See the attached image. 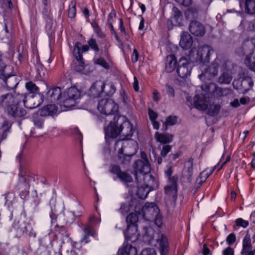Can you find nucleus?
I'll list each match as a JSON object with an SVG mask.
<instances>
[{"mask_svg": "<svg viewBox=\"0 0 255 255\" xmlns=\"http://www.w3.org/2000/svg\"><path fill=\"white\" fill-rule=\"evenodd\" d=\"M254 82L252 79L250 77H246L244 78L241 82V86L243 89V93H247L252 88Z\"/></svg>", "mask_w": 255, "mask_h": 255, "instance_id": "473e14b6", "label": "nucleus"}, {"mask_svg": "<svg viewBox=\"0 0 255 255\" xmlns=\"http://www.w3.org/2000/svg\"><path fill=\"white\" fill-rule=\"evenodd\" d=\"M89 221L93 224H97L100 223L101 219L96 218L94 216H91L90 217Z\"/></svg>", "mask_w": 255, "mask_h": 255, "instance_id": "052dcab7", "label": "nucleus"}, {"mask_svg": "<svg viewBox=\"0 0 255 255\" xmlns=\"http://www.w3.org/2000/svg\"><path fill=\"white\" fill-rule=\"evenodd\" d=\"M22 99L23 94L7 93L0 97V105L6 110L11 116L22 117L26 114V111L19 106Z\"/></svg>", "mask_w": 255, "mask_h": 255, "instance_id": "f257e3e1", "label": "nucleus"}, {"mask_svg": "<svg viewBox=\"0 0 255 255\" xmlns=\"http://www.w3.org/2000/svg\"><path fill=\"white\" fill-rule=\"evenodd\" d=\"M15 79V78L12 77L11 78H9V79L5 80V83L6 84V85L8 88L13 89V88H15V87L17 85V83H16L14 85H11L10 84V83H9L10 82L13 81V79Z\"/></svg>", "mask_w": 255, "mask_h": 255, "instance_id": "13d9d810", "label": "nucleus"}, {"mask_svg": "<svg viewBox=\"0 0 255 255\" xmlns=\"http://www.w3.org/2000/svg\"><path fill=\"white\" fill-rule=\"evenodd\" d=\"M177 178L175 176H171L169 177V181L170 185L169 186L177 187Z\"/></svg>", "mask_w": 255, "mask_h": 255, "instance_id": "603ef678", "label": "nucleus"}, {"mask_svg": "<svg viewBox=\"0 0 255 255\" xmlns=\"http://www.w3.org/2000/svg\"><path fill=\"white\" fill-rule=\"evenodd\" d=\"M93 61L95 64L100 65L106 69H108L110 68L108 63L102 57L94 58Z\"/></svg>", "mask_w": 255, "mask_h": 255, "instance_id": "79ce46f5", "label": "nucleus"}, {"mask_svg": "<svg viewBox=\"0 0 255 255\" xmlns=\"http://www.w3.org/2000/svg\"><path fill=\"white\" fill-rule=\"evenodd\" d=\"M90 48L96 52H98L100 49L95 39L91 38L88 42Z\"/></svg>", "mask_w": 255, "mask_h": 255, "instance_id": "c03bdc74", "label": "nucleus"}, {"mask_svg": "<svg viewBox=\"0 0 255 255\" xmlns=\"http://www.w3.org/2000/svg\"><path fill=\"white\" fill-rule=\"evenodd\" d=\"M118 148V157L120 159L125 156L134 155L138 150L137 143L132 140H119L115 143V149Z\"/></svg>", "mask_w": 255, "mask_h": 255, "instance_id": "20e7f679", "label": "nucleus"}, {"mask_svg": "<svg viewBox=\"0 0 255 255\" xmlns=\"http://www.w3.org/2000/svg\"><path fill=\"white\" fill-rule=\"evenodd\" d=\"M182 18L183 16L181 11L177 7H173L172 20L174 22V24L177 26L182 25Z\"/></svg>", "mask_w": 255, "mask_h": 255, "instance_id": "c85d7f7f", "label": "nucleus"}, {"mask_svg": "<svg viewBox=\"0 0 255 255\" xmlns=\"http://www.w3.org/2000/svg\"><path fill=\"white\" fill-rule=\"evenodd\" d=\"M160 99V93L156 90H154L153 92V100L155 102H158Z\"/></svg>", "mask_w": 255, "mask_h": 255, "instance_id": "6e6d98bb", "label": "nucleus"}, {"mask_svg": "<svg viewBox=\"0 0 255 255\" xmlns=\"http://www.w3.org/2000/svg\"><path fill=\"white\" fill-rule=\"evenodd\" d=\"M213 52L211 47L205 46L200 47L198 51V59L201 63H206L209 62L210 56Z\"/></svg>", "mask_w": 255, "mask_h": 255, "instance_id": "6ab92c4d", "label": "nucleus"}, {"mask_svg": "<svg viewBox=\"0 0 255 255\" xmlns=\"http://www.w3.org/2000/svg\"><path fill=\"white\" fill-rule=\"evenodd\" d=\"M178 2L181 3L185 6H190L192 2V0H176Z\"/></svg>", "mask_w": 255, "mask_h": 255, "instance_id": "4d7b16f0", "label": "nucleus"}, {"mask_svg": "<svg viewBox=\"0 0 255 255\" xmlns=\"http://www.w3.org/2000/svg\"><path fill=\"white\" fill-rule=\"evenodd\" d=\"M153 219H154L156 225L158 227H160L162 224V222L159 214L158 215V216L154 217Z\"/></svg>", "mask_w": 255, "mask_h": 255, "instance_id": "338daca9", "label": "nucleus"}, {"mask_svg": "<svg viewBox=\"0 0 255 255\" xmlns=\"http://www.w3.org/2000/svg\"><path fill=\"white\" fill-rule=\"evenodd\" d=\"M119 211L122 214L125 215L130 211L129 206L127 204L123 203L121 205Z\"/></svg>", "mask_w": 255, "mask_h": 255, "instance_id": "49530a36", "label": "nucleus"}, {"mask_svg": "<svg viewBox=\"0 0 255 255\" xmlns=\"http://www.w3.org/2000/svg\"><path fill=\"white\" fill-rule=\"evenodd\" d=\"M166 87L167 89V92L169 95H170L172 97L174 96V90L173 87L168 84H167L166 85Z\"/></svg>", "mask_w": 255, "mask_h": 255, "instance_id": "680f3d73", "label": "nucleus"}, {"mask_svg": "<svg viewBox=\"0 0 255 255\" xmlns=\"http://www.w3.org/2000/svg\"><path fill=\"white\" fill-rule=\"evenodd\" d=\"M203 87H204L205 89H206L208 92H210V88L214 87V94L218 97L223 96L225 94V91H226V89H222L220 87H217L215 85L213 84H211L209 85H205L204 86H202V88Z\"/></svg>", "mask_w": 255, "mask_h": 255, "instance_id": "7c9ffc66", "label": "nucleus"}, {"mask_svg": "<svg viewBox=\"0 0 255 255\" xmlns=\"http://www.w3.org/2000/svg\"><path fill=\"white\" fill-rule=\"evenodd\" d=\"M236 240V237L234 234H230L227 238V242L229 245L234 244Z\"/></svg>", "mask_w": 255, "mask_h": 255, "instance_id": "8fccbe9b", "label": "nucleus"}, {"mask_svg": "<svg viewBox=\"0 0 255 255\" xmlns=\"http://www.w3.org/2000/svg\"><path fill=\"white\" fill-rule=\"evenodd\" d=\"M133 79H134V81L133 83V87L134 90L136 92H137L139 90L138 82L137 79L136 77L134 76Z\"/></svg>", "mask_w": 255, "mask_h": 255, "instance_id": "e2e57ef3", "label": "nucleus"}, {"mask_svg": "<svg viewBox=\"0 0 255 255\" xmlns=\"http://www.w3.org/2000/svg\"><path fill=\"white\" fill-rule=\"evenodd\" d=\"M249 67L251 70L255 72V59H254V60L251 62Z\"/></svg>", "mask_w": 255, "mask_h": 255, "instance_id": "774afa93", "label": "nucleus"}, {"mask_svg": "<svg viewBox=\"0 0 255 255\" xmlns=\"http://www.w3.org/2000/svg\"><path fill=\"white\" fill-rule=\"evenodd\" d=\"M193 161L194 159L190 157L185 162L184 168L182 172V177L186 179V181L187 182H190L191 181L193 173Z\"/></svg>", "mask_w": 255, "mask_h": 255, "instance_id": "dca6fc26", "label": "nucleus"}, {"mask_svg": "<svg viewBox=\"0 0 255 255\" xmlns=\"http://www.w3.org/2000/svg\"><path fill=\"white\" fill-rule=\"evenodd\" d=\"M13 227L21 233H27L29 230L32 229L31 226L28 223L21 220L15 221L14 222Z\"/></svg>", "mask_w": 255, "mask_h": 255, "instance_id": "393cba45", "label": "nucleus"}, {"mask_svg": "<svg viewBox=\"0 0 255 255\" xmlns=\"http://www.w3.org/2000/svg\"><path fill=\"white\" fill-rule=\"evenodd\" d=\"M151 168L148 171H145L144 169L141 171H134L135 181L138 185L137 194L139 196L140 192L143 188H149L154 189L157 187L158 183L154 177L150 174Z\"/></svg>", "mask_w": 255, "mask_h": 255, "instance_id": "f03ea898", "label": "nucleus"}, {"mask_svg": "<svg viewBox=\"0 0 255 255\" xmlns=\"http://www.w3.org/2000/svg\"><path fill=\"white\" fill-rule=\"evenodd\" d=\"M235 222L236 226H241L244 228H246L249 225V222L242 218L237 219Z\"/></svg>", "mask_w": 255, "mask_h": 255, "instance_id": "a18cd8bd", "label": "nucleus"}, {"mask_svg": "<svg viewBox=\"0 0 255 255\" xmlns=\"http://www.w3.org/2000/svg\"><path fill=\"white\" fill-rule=\"evenodd\" d=\"M220 106L218 105H213L210 103L207 110V113L210 116H215L217 115L220 110Z\"/></svg>", "mask_w": 255, "mask_h": 255, "instance_id": "c9c22d12", "label": "nucleus"}, {"mask_svg": "<svg viewBox=\"0 0 255 255\" xmlns=\"http://www.w3.org/2000/svg\"><path fill=\"white\" fill-rule=\"evenodd\" d=\"M81 93L75 87L69 88L62 97V105L66 108H71L75 106V101L80 98Z\"/></svg>", "mask_w": 255, "mask_h": 255, "instance_id": "423d86ee", "label": "nucleus"}, {"mask_svg": "<svg viewBox=\"0 0 255 255\" xmlns=\"http://www.w3.org/2000/svg\"><path fill=\"white\" fill-rule=\"evenodd\" d=\"M245 10L249 14L255 13V0H246L245 2Z\"/></svg>", "mask_w": 255, "mask_h": 255, "instance_id": "e433bc0d", "label": "nucleus"}, {"mask_svg": "<svg viewBox=\"0 0 255 255\" xmlns=\"http://www.w3.org/2000/svg\"><path fill=\"white\" fill-rule=\"evenodd\" d=\"M138 53L136 49H133V53L131 56V60L132 62L135 63L138 61Z\"/></svg>", "mask_w": 255, "mask_h": 255, "instance_id": "5fc2aeb1", "label": "nucleus"}, {"mask_svg": "<svg viewBox=\"0 0 255 255\" xmlns=\"http://www.w3.org/2000/svg\"><path fill=\"white\" fill-rule=\"evenodd\" d=\"M232 80V77L228 71L224 72L219 77L218 82L220 84H229Z\"/></svg>", "mask_w": 255, "mask_h": 255, "instance_id": "f704fd0d", "label": "nucleus"}, {"mask_svg": "<svg viewBox=\"0 0 255 255\" xmlns=\"http://www.w3.org/2000/svg\"><path fill=\"white\" fill-rule=\"evenodd\" d=\"M224 255H234L233 250L230 247L227 248L224 251Z\"/></svg>", "mask_w": 255, "mask_h": 255, "instance_id": "69168bd1", "label": "nucleus"}, {"mask_svg": "<svg viewBox=\"0 0 255 255\" xmlns=\"http://www.w3.org/2000/svg\"><path fill=\"white\" fill-rule=\"evenodd\" d=\"M83 231L84 235L81 241L86 243H87V240L89 237L93 235V229L90 226H87L83 229Z\"/></svg>", "mask_w": 255, "mask_h": 255, "instance_id": "a19ab883", "label": "nucleus"}, {"mask_svg": "<svg viewBox=\"0 0 255 255\" xmlns=\"http://www.w3.org/2000/svg\"><path fill=\"white\" fill-rule=\"evenodd\" d=\"M219 62L220 60L219 59H215L212 64L208 68L206 73L209 72L211 75V77L215 76L217 75Z\"/></svg>", "mask_w": 255, "mask_h": 255, "instance_id": "72a5a7b5", "label": "nucleus"}, {"mask_svg": "<svg viewBox=\"0 0 255 255\" xmlns=\"http://www.w3.org/2000/svg\"><path fill=\"white\" fill-rule=\"evenodd\" d=\"M177 60L173 55H168L166 57V62L165 66V70L170 73L173 71L176 67Z\"/></svg>", "mask_w": 255, "mask_h": 255, "instance_id": "cd10ccee", "label": "nucleus"}, {"mask_svg": "<svg viewBox=\"0 0 255 255\" xmlns=\"http://www.w3.org/2000/svg\"><path fill=\"white\" fill-rule=\"evenodd\" d=\"M94 29L95 32L97 33V35L99 37L101 38L104 37V34L101 31V30L99 26L94 27Z\"/></svg>", "mask_w": 255, "mask_h": 255, "instance_id": "bf43d9fd", "label": "nucleus"}, {"mask_svg": "<svg viewBox=\"0 0 255 255\" xmlns=\"http://www.w3.org/2000/svg\"><path fill=\"white\" fill-rule=\"evenodd\" d=\"M148 115L151 121L155 120L157 117V114L151 109H148Z\"/></svg>", "mask_w": 255, "mask_h": 255, "instance_id": "864d4df0", "label": "nucleus"}, {"mask_svg": "<svg viewBox=\"0 0 255 255\" xmlns=\"http://www.w3.org/2000/svg\"><path fill=\"white\" fill-rule=\"evenodd\" d=\"M61 95V88L58 87H54L48 90L47 93V98L51 102H55L60 99Z\"/></svg>", "mask_w": 255, "mask_h": 255, "instance_id": "b1692460", "label": "nucleus"}, {"mask_svg": "<svg viewBox=\"0 0 255 255\" xmlns=\"http://www.w3.org/2000/svg\"><path fill=\"white\" fill-rule=\"evenodd\" d=\"M98 110L106 115L114 114L118 111V105L112 99H104L99 102Z\"/></svg>", "mask_w": 255, "mask_h": 255, "instance_id": "6e6552de", "label": "nucleus"}, {"mask_svg": "<svg viewBox=\"0 0 255 255\" xmlns=\"http://www.w3.org/2000/svg\"><path fill=\"white\" fill-rule=\"evenodd\" d=\"M212 171L209 173L208 172H207L206 170H204L201 172L196 180L195 186L196 188H199L201 185L206 180V179L212 173Z\"/></svg>", "mask_w": 255, "mask_h": 255, "instance_id": "2f4dec72", "label": "nucleus"}, {"mask_svg": "<svg viewBox=\"0 0 255 255\" xmlns=\"http://www.w3.org/2000/svg\"><path fill=\"white\" fill-rule=\"evenodd\" d=\"M26 88L27 90L33 95L40 94L39 93V88L33 82H28L26 84Z\"/></svg>", "mask_w": 255, "mask_h": 255, "instance_id": "58836bf2", "label": "nucleus"}, {"mask_svg": "<svg viewBox=\"0 0 255 255\" xmlns=\"http://www.w3.org/2000/svg\"><path fill=\"white\" fill-rule=\"evenodd\" d=\"M159 209L154 203H147L142 207L141 213L143 217L147 220L150 221L159 214Z\"/></svg>", "mask_w": 255, "mask_h": 255, "instance_id": "9d476101", "label": "nucleus"}, {"mask_svg": "<svg viewBox=\"0 0 255 255\" xmlns=\"http://www.w3.org/2000/svg\"><path fill=\"white\" fill-rule=\"evenodd\" d=\"M189 30L192 34L196 36H202L205 33V28L203 24L196 20L191 22Z\"/></svg>", "mask_w": 255, "mask_h": 255, "instance_id": "f3484780", "label": "nucleus"}, {"mask_svg": "<svg viewBox=\"0 0 255 255\" xmlns=\"http://www.w3.org/2000/svg\"><path fill=\"white\" fill-rule=\"evenodd\" d=\"M121 255H137L136 248L131 245L124 243L122 248L119 250Z\"/></svg>", "mask_w": 255, "mask_h": 255, "instance_id": "a878e982", "label": "nucleus"}, {"mask_svg": "<svg viewBox=\"0 0 255 255\" xmlns=\"http://www.w3.org/2000/svg\"><path fill=\"white\" fill-rule=\"evenodd\" d=\"M42 117L39 116L38 114L33 117V123L34 126L38 128H42L44 125V120Z\"/></svg>", "mask_w": 255, "mask_h": 255, "instance_id": "ea45409f", "label": "nucleus"}, {"mask_svg": "<svg viewBox=\"0 0 255 255\" xmlns=\"http://www.w3.org/2000/svg\"><path fill=\"white\" fill-rule=\"evenodd\" d=\"M242 247V255H250V254L252 253H251V250L253 249V246L251 244V237L248 234L243 239Z\"/></svg>", "mask_w": 255, "mask_h": 255, "instance_id": "5701e85b", "label": "nucleus"}, {"mask_svg": "<svg viewBox=\"0 0 255 255\" xmlns=\"http://www.w3.org/2000/svg\"><path fill=\"white\" fill-rule=\"evenodd\" d=\"M176 117L175 116H170L169 117L166 121V124L168 125H174L176 123Z\"/></svg>", "mask_w": 255, "mask_h": 255, "instance_id": "3c124183", "label": "nucleus"}, {"mask_svg": "<svg viewBox=\"0 0 255 255\" xmlns=\"http://www.w3.org/2000/svg\"><path fill=\"white\" fill-rule=\"evenodd\" d=\"M155 234L158 236V237L156 239V244L155 245L159 249L161 255H166L168 252L167 239L163 235Z\"/></svg>", "mask_w": 255, "mask_h": 255, "instance_id": "a211bd4d", "label": "nucleus"}, {"mask_svg": "<svg viewBox=\"0 0 255 255\" xmlns=\"http://www.w3.org/2000/svg\"><path fill=\"white\" fill-rule=\"evenodd\" d=\"M192 37L187 32L182 33L179 44L183 49H189L192 46Z\"/></svg>", "mask_w": 255, "mask_h": 255, "instance_id": "4be33fe9", "label": "nucleus"}, {"mask_svg": "<svg viewBox=\"0 0 255 255\" xmlns=\"http://www.w3.org/2000/svg\"><path fill=\"white\" fill-rule=\"evenodd\" d=\"M140 157L142 158L141 160H137L134 162L133 166L134 171H141V169H144L145 171H148L150 164L144 151L140 152Z\"/></svg>", "mask_w": 255, "mask_h": 255, "instance_id": "2eb2a0df", "label": "nucleus"}, {"mask_svg": "<svg viewBox=\"0 0 255 255\" xmlns=\"http://www.w3.org/2000/svg\"><path fill=\"white\" fill-rule=\"evenodd\" d=\"M23 102L25 108L32 109L38 107L42 103V95L41 94L32 95L25 97L23 95Z\"/></svg>", "mask_w": 255, "mask_h": 255, "instance_id": "9b49d317", "label": "nucleus"}, {"mask_svg": "<svg viewBox=\"0 0 255 255\" xmlns=\"http://www.w3.org/2000/svg\"><path fill=\"white\" fill-rule=\"evenodd\" d=\"M57 110L58 108L55 105H48L39 111V114L41 117L54 116L56 115Z\"/></svg>", "mask_w": 255, "mask_h": 255, "instance_id": "412c9836", "label": "nucleus"}, {"mask_svg": "<svg viewBox=\"0 0 255 255\" xmlns=\"http://www.w3.org/2000/svg\"><path fill=\"white\" fill-rule=\"evenodd\" d=\"M35 67L37 73V77L39 78H42L45 77L46 73V70L43 65L38 60L35 65Z\"/></svg>", "mask_w": 255, "mask_h": 255, "instance_id": "4c0bfd02", "label": "nucleus"}, {"mask_svg": "<svg viewBox=\"0 0 255 255\" xmlns=\"http://www.w3.org/2000/svg\"><path fill=\"white\" fill-rule=\"evenodd\" d=\"M110 172L116 175L117 177L124 183H130L132 181V177L128 173L122 171L118 165H112Z\"/></svg>", "mask_w": 255, "mask_h": 255, "instance_id": "4468645a", "label": "nucleus"}, {"mask_svg": "<svg viewBox=\"0 0 255 255\" xmlns=\"http://www.w3.org/2000/svg\"><path fill=\"white\" fill-rule=\"evenodd\" d=\"M119 20H120L119 28H120L121 32L122 33H124V34H126V31L125 27L124 26L123 21L122 18H120Z\"/></svg>", "mask_w": 255, "mask_h": 255, "instance_id": "0e129e2a", "label": "nucleus"}, {"mask_svg": "<svg viewBox=\"0 0 255 255\" xmlns=\"http://www.w3.org/2000/svg\"><path fill=\"white\" fill-rule=\"evenodd\" d=\"M105 83L102 81H97L89 89L90 96L93 98H98L100 97L103 93H105L108 95H112L116 91L115 87L113 84L110 85L111 90L110 91H105Z\"/></svg>", "mask_w": 255, "mask_h": 255, "instance_id": "1a4fd4ad", "label": "nucleus"}, {"mask_svg": "<svg viewBox=\"0 0 255 255\" xmlns=\"http://www.w3.org/2000/svg\"><path fill=\"white\" fill-rule=\"evenodd\" d=\"M20 172L19 174L18 185L23 190H28L30 187L29 182L31 177L28 175L26 172L20 168Z\"/></svg>", "mask_w": 255, "mask_h": 255, "instance_id": "aec40b11", "label": "nucleus"}, {"mask_svg": "<svg viewBox=\"0 0 255 255\" xmlns=\"http://www.w3.org/2000/svg\"><path fill=\"white\" fill-rule=\"evenodd\" d=\"M76 2L72 1L69 5V8L68 11V16L70 18H74L76 15Z\"/></svg>", "mask_w": 255, "mask_h": 255, "instance_id": "37998d69", "label": "nucleus"}, {"mask_svg": "<svg viewBox=\"0 0 255 255\" xmlns=\"http://www.w3.org/2000/svg\"><path fill=\"white\" fill-rule=\"evenodd\" d=\"M118 123L116 124L111 122L108 126L105 128L106 137L115 138L121 133L126 137L131 136L133 134V130L130 123L128 122H123L120 125V128L118 127Z\"/></svg>", "mask_w": 255, "mask_h": 255, "instance_id": "7ed1b4c3", "label": "nucleus"}, {"mask_svg": "<svg viewBox=\"0 0 255 255\" xmlns=\"http://www.w3.org/2000/svg\"><path fill=\"white\" fill-rule=\"evenodd\" d=\"M202 92L194 97V105L196 109L201 111L206 110L210 103V98L212 94L201 86Z\"/></svg>", "mask_w": 255, "mask_h": 255, "instance_id": "0eeeda50", "label": "nucleus"}, {"mask_svg": "<svg viewBox=\"0 0 255 255\" xmlns=\"http://www.w3.org/2000/svg\"><path fill=\"white\" fill-rule=\"evenodd\" d=\"M137 216L134 213H130L126 218L128 224L127 231L125 232V236L127 240L133 241L137 238L136 233L137 227L134 225L138 221Z\"/></svg>", "mask_w": 255, "mask_h": 255, "instance_id": "39448f33", "label": "nucleus"}, {"mask_svg": "<svg viewBox=\"0 0 255 255\" xmlns=\"http://www.w3.org/2000/svg\"><path fill=\"white\" fill-rule=\"evenodd\" d=\"M157 141L163 144L170 143L173 140V135L169 133H161L156 132L154 135Z\"/></svg>", "mask_w": 255, "mask_h": 255, "instance_id": "bb28decb", "label": "nucleus"}, {"mask_svg": "<svg viewBox=\"0 0 255 255\" xmlns=\"http://www.w3.org/2000/svg\"><path fill=\"white\" fill-rule=\"evenodd\" d=\"M165 202L168 206H174L176 199L177 187L167 185L164 188Z\"/></svg>", "mask_w": 255, "mask_h": 255, "instance_id": "ddd939ff", "label": "nucleus"}, {"mask_svg": "<svg viewBox=\"0 0 255 255\" xmlns=\"http://www.w3.org/2000/svg\"><path fill=\"white\" fill-rule=\"evenodd\" d=\"M81 44L79 42H76L73 51V54L77 61H79V64L82 67L84 66V62L83 61L82 55L81 52Z\"/></svg>", "mask_w": 255, "mask_h": 255, "instance_id": "c756f323", "label": "nucleus"}, {"mask_svg": "<svg viewBox=\"0 0 255 255\" xmlns=\"http://www.w3.org/2000/svg\"><path fill=\"white\" fill-rule=\"evenodd\" d=\"M191 69V65L187 59L184 57H181L177 69L178 76L182 79L186 78L190 75Z\"/></svg>", "mask_w": 255, "mask_h": 255, "instance_id": "f8f14e48", "label": "nucleus"}, {"mask_svg": "<svg viewBox=\"0 0 255 255\" xmlns=\"http://www.w3.org/2000/svg\"><path fill=\"white\" fill-rule=\"evenodd\" d=\"M140 255H157L154 249L146 248L143 250Z\"/></svg>", "mask_w": 255, "mask_h": 255, "instance_id": "de8ad7c7", "label": "nucleus"}, {"mask_svg": "<svg viewBox=\"0 0 255 255\" xmlns=\"http://www.w3.org/2000/svg\"><path fill=\"white\" fill-rule=\"evenodd\" d=\"M171 146L169 145H165L162 147V150L161 151V156L162 157H165L166 155L171 151Z\"/></svg>", "mask_w": 255, "mask_h": 255, "instance_id": "09e8293b", "label": "nucleus"}]
</instances>
